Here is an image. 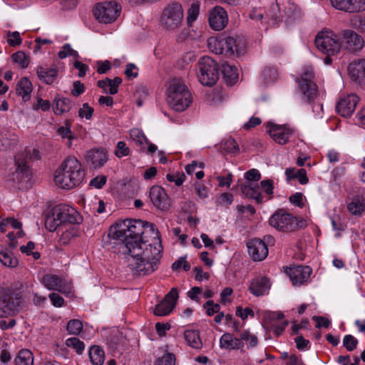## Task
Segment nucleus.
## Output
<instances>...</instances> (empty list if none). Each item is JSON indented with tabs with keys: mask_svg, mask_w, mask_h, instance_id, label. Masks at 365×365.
I'll return each mask as SVG.
<instances>
[{
	"mask_svg": "<svg viewBox=\"0 0 365 365\" xmlns=\"http://www.w3.org/2000/svg\"><path fill=\"white\" fill-rule=\"evenodd\" d=\"M155 234L159 239V231L153 223L141 220H125L120 224L112 226L108 232V237L118 240H122L121 249L123 252H130V249L135 245L142 243L145 232Z\"/></svg>",
	"mask_w": 365,
	"mask_h": 365,
	"instance_id": "obj_1",
	"label": "nucleus"
},
{
	"mask_svg": "<svg viewBox=\"0 0 365 365\" xmlns=\"http://www.w3.org/2000/svg\"><path fill=\"white\" fill-rule=\"evenodd\" d=\"M85 170L76 158L69 156L56 170L54 181L62 189L71 190L79 186L85 178Z\"/></svg>",
	"mask_w": 365,
	"mask_h": 365,
	"instance_id": "obj_2",
	"label": "nucleus"
},
{
	"mask_svg": "<svg viewBox=\"0 0 365 365\" xmlns=\"http://www.w3.org/2000/svg\"><path fill=\"white\" fill-rule=\"evenodd\" d=\"M210 49L216 54L227 57H240L247 51V42L242 36L211 37L207 40Z\"/></svg>",
	"mask_w": 365,
	"mask_h": 365,
	"instance_id": "obj_3",
	"label": "nucleus"
},
{
	"mask_svg": "<svg viewBox=\"0 0 365 365\" xmlns=\"http://www.w3.org/2000/svg\"><path fill=\"white\" fill-rule=\"evenodd\" d=\"M192 96L186 86L180 79H173L168 90L167 101L170 108L182 112L189 107Z\"/></svg>",
	"mask_w": 365,
	"mask_h": 365,
	"instance_id": "obj_4",
	"label": "nucleus"
},
{
	"mask_svg": "<svg viewBox=\"0 0 365 365\" xmlns=\"http://www.w3.org/2000/svg\"><path fill=\"white\" fill-rule=\"evenodd\" d=\"M269 225L281 232H294L304 228L307 223L303 219H298L284 209H279L270 217Z\"/></svg>",
	"mask_w": 365,
	"mask_h": 365,
	"instance_id": "obj_5",
	"label": "nucleus"
},
{
	"mask_svg": "<svg viewBox=\"0 0 365 365\" xmlns=\"http://www.w3.org/2000/svg\"><path fill=\"white\" fill-rule=\"evenodd\" d=\"M198 78L205 86H213L219 78V66L211 57H201L197 63Z\"/></svg>",
	"mask_w": 365,
	"mask_h": 365,
	"instance_id": "obj_6",
	"label": "nucleus"
},
{
	"mask_svg": "<svg viewBox=\"0 0 365 365\" xmlns=\"http://www.w3.org/2000/svg\"><path fill=\"white\" fill-rule=\"evenodd\" d=\"M183 18V9L180 4L173 2L163 11L160 25L165 29L174 31L180 26Z\"/></svg>",
	"mask_w": 365,
	"mask_h": 365,
	"instance_id": "obj_7",
	"label": "nucleus"
},
{
	"mask_svg": "<svg viewBox=\"0 0 365 365\" xmlns=\"http://www.w3.org/2000/svg\"><path fill=\"white\" fill-rule=\"evenodd\" d=\"M314 42L319 51L326 55L334 56L341 48L339 35L332 31H327L319 33L315 38Z\"/></svg>",
	"mask_w": 365,
	"mask_h": 365,
	"instance_id": "obj_8",
	"label": "nucleus"
},
{
	"mask_svg": "<svg viewBox=\"0 0 365 365\" xmlns=\"http://www.w3.org/2000/svg\"><path fill=\"white\" fill-rule=\"evenodd\" d=\"M314 78L312 68H306L296 81L299 91L302 94V99L309 103L313 102L318 95V87L313 81Z\"/></svg>",
	"mask_w": 365,
	"mask_h": 365,
	"instance_id": "obj_9",
	"label": "nucleus"
},
{
	"mask_svg": "<svg viewBox=\"0 0 365 365\" xmlns=\"http://www.w3.org/2000/svg\"><path fill=\"white\" fill-rule=\"evenodd\" d=\"M21 304L19 294L0 289V317L16 314L21 309Z\"/></svg>",
	"mask_w": 365,
	"mask_h": 365,
	"instance_id": "obj_10",
	"label": "nucleus"
},
{
	"mask_svg": "<svg viewBox=\"0 0 365 365\" xmlns=\"http://www.w3.org/2000/svg\"><path fill=\"white\" fill-rule=\"evenodd\" d=\"M120 10V6L115 1H104L96 5L93 14L100 23L110 24L116 20Z\"/></svg>",
	"mask_w": 365,
	"mask_h": 365,
	"instance_id": "obj_11",
	"label": "nucleus"
},
{
	"mask_svg": "<svg viewBox=\"0 0 365 365\" xmlns=\"http://www.w3.org/2000/svg\"><path fill=\"white\" fill-rule=\"evenodd\" d=\"M338 35L339 38H340L341 48L351 53L361 51L365 45L364 38L353 30H341Z\"/></svg>",
	"mask_w": 365,
	"mask_h": 365,
	"instance_id": "obj_12",
	"label": "nucleus"
},
{
	"mask_svg": "<svg viewBox=\"0 0 365 365\" xmlns=\"http://www.w3.org/2000/svg\"><path fill=\"white\" fill-rule=\"evenodd\" d=\"M29 153H19L15 156V164L16 166L15 172L10 175V180L14 183L21 184L24 181L30 178L31 171L26 161V156Z\"/></svg>",
	"mask_w": 365,
	"mask_h": 365,
	"instance_id": "obj_13",
	"label": "nucleus"
},
{
	"mask_svg": "<svg viewBox=\"0 0 365 365\" xmlns=\"http://www.w3.org/2000/svg\"><path fill=\"white\" fill-rule=\"evenodd\" d=\"M53 213L61 225L66 224H80L82 221L80 214L73 207L60 204L55 206Z\"/></svg>",
	"mask_w": 365,
	"mask_h": 365,
	"instance_id": "obj_14",
	"label": "nucleus"
},
{
	"mask_svg": "<svg viewBox=\"0 0 365 365\" xmlns=\"http://www.w3.org/2000/svg\"><path fill=\"white\" fill-rule=\"evenodd\" d=\"M178 299V291L173 287L165 295L163 300L159 302L155 307L154 314L157 316H165L169 314L176 304Z\"/></svg>",
	"mask_w": 365,
	"mask_h": 365,
	"instance_id": "obj_15",
	"label": "nucleus"
},
{
	"mask_svg": "<svg viewBox=\"0 0 365 365\" xmlns=\"http://www.w3.org/2000/svg\"><path fill=\"white\" fill-rule=\"evenodd\" d=\"M359 101V97L355 94L341 97L336 104L337 113L342 117H350L354 112Z\"/></svg>",
	"mask_w": 365,
	"mask_h": 365,
	"instance_id": "obj_16",
	"label": "nucleus"
},
{
	"mask_svg": "<svg viewBox=\"0 0 365 365\" xmlns=\"http://www.w3.org/2000/svg\"><path fill=\"white\" fill-rule=\"evenodd\" d=\"M85 160L90 168H100L108 161V152L102 148L91 149L86 153Z\"/></svg>",
	"mask_w": 365,
	"mask_h": 365,
	"instance_id": "obj_17",
	"label": "nucleus"
},
{
	"mask_svg": "<svg viewBox=\"0 0 365 365\" xmlns=\"http://www.w3.org/2000/svg\"><path fill=\"white\" fill-rule=\"evenodd\" d=\"M208 21L210 27L215 31L222 30L228 23L226 11L220 6H215L210 11Z\"/></svg>",
	"mask_w": 365,
	"mask_h": 365,
	"instance_id": "obj_18",
	"label": "nucleus"
},
{
	"mask_svg": "<svg viewBox=\"0 0 365 365\" xmlns=\"http://www.w3.org/2000/svg\"><path fill=\"white\" fill-rule=\"evenodd\" d=\"M248 252L254 261H262L268 255V248L264 241L259 238L249 240L247 243Z\"/></svg>",
	"mask_w": 365,
	"mask_h": 365,
	"instance_id": "obj_19",
	"label": "nucleus"
},
{
	"mask_svg": "<svg viewBox=\"0 0 365 365\" xmlns=\"http://www.w3.org/2000/svg\"><path fill=\"white\" fill-rule=\"evenodd\" d=\"M150 197L153 205L161 210L170 207V198L165 190L158 185L153 186L150 190Z\"/></svg>",
	"mask_w": 365,
	"mask_h": 365,
	"instance_id": "obj_20",
	"label": "nucleus"
},
{
	"mask_svg": "<svg viewBox=\"0 0 365 365\" xmlns=\"http://www.w3.org/2000/svg\"><path fill=\"white\" fill-rule=\"evenodd\" d=\"M267 128L270 137L281 145L285 144L292 134V130L289 128L270 122L267 123Z\"/></svg>",
	"mask_w": 365,
	"mask_h": 365,
	"instance_id": "obj_21",
	"label": "nucleus"
},
{
	"mask_svg": "<svg viewBox=\"0 0 365 365\" xmlns=\"http://www.w3.org/2000/svg\"><path fill=\"white\" fill-rule=\"evenodd\" d=\"M42 284L49 290H56L59 292H68L69 287L63 279L56 274H46L43 276Z\"/></svg>",
	"mask_w": 365,
	"mask_h": 365,
	"instance_id": "obj_22",
	"label": "nucleus"
},
{
	"mask_svg": "<svg viewBox=\"0 0 365 365\" xmlns=\"http://www.w3.org/2000/svg\"><path fill=\"white\" fill-rule=\"evenodd\" d=\"M348 72L353 81L365 86V58L351 62L348 66Z\"/></svg>",
	"mask_w": 365,
	"mask_h": 365,
	"instance_id": "obj_23",
	"label": "nucleus"
},
{
	"mask_svg": "<svg viewBox=\"0 0 365 365\" xmlns=\"http://www.w3.org/2000/svg\"><path fill=\"white\" fill-rule=\"evenodd\" d=\"M312 272L310 267L301 265L291 268L289 275L294 285H300L308 280Z\"/></svg>",
	"mask_w": 365,
	"mask_h": 365,
	"instance_id": "obj_24",
	"label": "nucleus"
},
{
	"mask_svg": "<svg viewBox=\"0 0 365 365\" xmlns=\"http://www.w3.org/2000/svg\"><path fill=\"white\" fill-rule=\"evenodd\" d=\"M153 245L151 244L146 245L145 241L143 240L142 243L135 245L133 248L130 249V252H124L130 256L133 259L135 257H140L144 260L153 261L152 250Z\"/></svg>",
	"mask_w": 365,
	"mask_h": 365,
	"instance_id": "obj_25",
	"label": "nucleus"
},
{
	"mask_svg": "<svg viewBox=\"0 0 365 365\" xmlns=\"http://www.w3.org/2000/svg\"><path fill=\"white\" fill-rule=\"evenodd\" d=\"M58 72V68L55 66L51 68H45L42 66H39L36 68L38 78L47 85H51L56 81Z\"/></svg>",
	"mask_w": 365,
	"mask_h": 365,
	"instance_id": "obj_26",
	"label": "nucleus"
},
{
	"mask_svg": "<svg viewBox=\"0 0 365 365\" xmlns=\"http://www.w3.org/2000/svg\"><path fill=\"white\" fill-rule=\"evenodd\" d=\"M269 279L266 277H260L254 279L250 284L249 289L255 296L259 297L264 294V293L270 288Z\"/></svg>",
	"mask_w": 365,
	"mask_h": 365,
	"instance_id": "obj_27",
	"label": "nucleus"
},
{
	"mask_svg": "<svg viewBox=\"0 0 365 365\" xmlns=\"http://www.w3.org/2000/svg\"><path fill=\"white\" fill-rule=\"evenodd\" d=\"M18 143L17 135L9 130H0V150L13 148Z\"/></svg>",
	"mask_w": 365,
	"mask_h": 365,
	"instance_id": "obj_28",
	"label": "nucleus"
},
{
	"mask_svg": "<svg viewBox=\"0 0 365 365\" xmlns=\"http://www.w3.org/2000/svg\"><path fill=\"white\" fill-rule=\"evenodd\" d=\"M134 264V269L135 274L138 275H147L153 272L157 268L158 265L152 261L144 260L140 257H135Z\"/></svg>",
	"mask_w": 365,
	"mask_h": 365,
	"instance_id": "obj_29",
	"label": "nucleus"
},
{
	"mask_svg": "<svg viewBox=\"0 0 365 365\" xmlns=\"http://www.w3.org/2000/svg\"><path fill=\"white\" fill-rule=\"evenodd\" d=\"M240 190L246 197L255 200L257 204L263 202V196L259 191L258 185L252 187L250 183L242 184L240 185Z\"/></svg>",
	"mask_w": 365,
	"mask_h": 365,
	"instance_id": "obj_30",
	"label": "nucleus"
},
{
	"mask_svg": "<svg viewBox=\"0 0 365 365\" xmlns=\"http://www.w3.org/2000/svg\"><path fill=\"white\" fill-rule=\"evenodd\" d=\"M32 91V83L26 77L21 78L16 84V93L22 97L24 101H27L30 99Z\"/></svg>",
	"mask_w": 365,
	"mask_h": 365,
	"instance_id": "obj_31",
	"label": "nucleus"
},
{
	"mask_svg": "<svg viewBox=\"0 0 365 365\" xmlns=\"http://www.w3.org/2000/svg\"><path fill=\"white\" fill-rule=\"evenodd\" d=\"M220 346L227 349H240L244 346L240 338H234L230 334H224L220 338Z\"/></svg>",
	"mask_w": 365,
	"mask_h": 365,
	"instance_id": "obj_32",
	"label": "nucleus"
},
{
	"mask_svg": "<svg viewBox=\"0 0 365 365\" xmlns=\"http://www.w3.org/2000/svg\"><path fill=\"white\" fill-rule=\"evenodd\" d=\"M222 73L225 83L228 85H233L238 79L237 69L235 66L228 63L222 65Z\"/></svg>",
	"mask_w": 365,
	"mask_h": 365,
	"instance_id": "obj_33",
	"label": "nucleus"
},
{
	"mask_svg": "<svg viewBox=\"0 0 365 365\" xmlns=\"http://www.w3.org/2000/svg\"><path fill=\"white\" fill-rule=\"evenodd\" d=\"M72 107L71 101L68 98H57L53 101V110L56 115L68 112Z\"/></svg>",
	"mask_w": 365,
	"mask_h": 365,
	"instance_id": "obj_34",
	"label": "nucleus"
},
{
	"mask_svg": "<svg viewBox=\"0 0 365 365\" xmlns=\"http://www.w3.org/2000/svg\"><path fill=\"white\" fill-rule=\"evenodd\" d=\"M184 337L187 344L192 348L200 349L202 346L198 330H186L184 332Z\"/></svg>",
	"mask_w": 365,
	"mask_h": 365,
	"instance_id": "obj_35",
	"label": "nucleus"
},
{
	"mask_svg": "<svg viewBox=\"0 0 365 365\" xmlns=\"http://www.w3.org/2000/svg\"><path fill=\"white\" fill-rule=\"evenodd\" d=\"M89 358L93 365H102L105 360L104 351L98 346H93L89 350Z\"/></svg>",
	"mask_w": 365,
	"mask_h": 365,
	"instance_id": "obj_36",
	"label": "nucleus"
},
{
	"mask_svg": "<svg viewBox=\"0 0 365 365\" xmlns=\"http://www.w3.org/2000/svg\"><path fill=\"white\" fill-rule=\"evenodd\" d=\"M14 361L16 365H33V354L29 349H21L19 351Z\"/></svg>",
	"mask_w": 365,
	"mask_h": 365,
	"instance_id": "obj_37",
	"label": "nucleus"
},
{
	"mask_svg": "<svg viewBox=\"0 0 365 365\" xmlns=\"http://www.w3.org/2000/svg\"><path fill=\"white\" fill-rule=\"evenodd\" d=\"M0 261L1 263L9 267H16L18 265V259L13 256L9 250L0 247Z\"/></svg>",
	"mask_w": 365,
	"mask_h": 365,
	"instance_id": "obj_38",
	"label": "nucleus"
},
{
	"mask_svg": "<svg viewBox=\"0 0 365 365\" xmlns=\"http://www.w3.org/2000/svg\"><path fill=\"white\" fill-rule=\"evenodd\" d=\"M365 208L364 200L361 197L357 196L347 205L348 210L353 215H361Z\"/></svg>",
	"mask_w": 365,
	"mask_h": 365,
	"instance_id": "obj_39",
	"label": "nucleus"
},
{
	"mask_svg": "<svg viewBox=\"0 0 365 365\" xmlns=\"http://www.w3.org/2000/svg\"><path fill=\"white\" fill-rule=\"evenodd\" d=\"M13 61L18 63L22 68H26L29 64V57L24 51H19L12 54Z\"/></svg>",
	"mask_w": 365,
	"mask_h": 365,
	"instance_id": "obj_40",
	"label": "nucleus"
},
{
	"mask_svg": "<svg viewBox=\"0 0 365 365\" xmlns=\"http://www.w3.org/2000/svg\"><path fill=\"white\" fill-rule=\"evenodd\" d=\"M365 10V0H348L346 12L355 13Z\"/></svg>",
	"mask_w": 365,
	"mask_h": 365,
	"instance_id": "obj_41",
	"label": "nucleus"
},
{
	"mask_svg": "<svg viewBox=\"0 0 365 365\" xmlns=\"http://www.w3.org/2000/svg\"><path fill=\"white\" fill-rule=\"evenodd\" d=\"M45 227L49 232H53L55 231L59 226H61V224L58 220H57V218L54 215L53 213V209L51 210V213L47 215L46 219H45Z\"/></svg>",
	"mask_w": 365,
	"mask_h": 365,
	"instance_id": "obj_42",
	"label": "nucleus"
},
{
	"mask_svg": "<svg viewBox=\"0 0 365 365\" xmlns=\"http://www.w3.org/2000/svg\"><path fill=\"white\" fill-rule=\"evenodd\" d=\"M68 347L73 349L78 354H81L85 349L84 343L77 337H71L66 341Z\"/></svg>",
	"mask_w": 365,
	"mask_h": 365,
	"instance_id": "obj_43",
	"label": "nucleus"
},
{
	"mask_svg": "<svg viewBox=\"0 0 365 365\" xmlns=\"http://www.w3.org/2000/svg\"><path fill=\"white\" fill-rule=\"evenodd\" d=\"M200 11V3L199 2H195L192 3L190 7V9L187 11V24L190 26L192 22H194L198 15Z\"/></svg>",
	"mask_w": 365,
	"mask_h": 365,
	"instance_id": "obj_44",
	"label": "nucleus"
},
{
	"mask_svg": "<svg viewBox=\"0 0 365 365\" xmlns=\"http://www.w3.org/2000/svg\"><path fill=\"white\" fill-rule=\"evenodd\" d=\"M83 329L82 322L78 319L70 320L66 326V329L70 334L77 335Z\"/></svg>",
	"mask_w": 365,
	"mask_h": 365,
	"instance_id": "obj_45",
	"label": "nucleus"
},
{
	"mask_svg": "<svg viewBox=\"0 0 365 365\" xmlns=\"http://www.w3.org/2000/svg\"><path fill=\"white\" fill-rule=\"evenodd\" d=\"M221 148L230 153H237L239 150L237 142L232 138H229L223 141L221 143Z\"/></svg>",
	"mask_w": 365,
	"mask_h": 365,
	"instance_id": "obj_46",
	"label": "nucleus"
},
{
	"mask_svg": "<svg viewBox=\"0 0 365 365\" xmlns=\"http://www.w3.org/2000/svg\"><path fill=\"white\" fill-rule=\"evenodd\" d=\"M351 24L359 32L365 35V13L352 19Z\"/></svg>",
	"mask_w": 365,
	"mask_h": 365,
	"instance_id": "obj_47",
	"label": "nucleus"
},
{
	"mask_svg": "<svg viewBox=\"0 0 365 365\" xmlns=\"http://www.w3.org/2000/svg\"><path fill=\"white\" fill-rule=\"evenodd\" d=\"M358 344V340L351 334L345 335L343 339V346L349 351L354 350Z\"/></svg>",
	"mask_w": 365,
	"mask_h": 365,
	"instance_id": "obj_48",
	"label": "nucleus"
},
{
	"mask_svg": "<svg viewBox=\"0 0 365 365\" xmlns=\"http://www.w3.org/2000/svg\"><path fill=\"white\" fill-rule=\"evenodd\" d=\"M267 17L270 18L274 23H278L282 21L279 8L277 4H272L267 13Z\"/></svg>",
	"mask_w": 365,
	"mask_h": 365,
	"instance_id": "obj_49",
	"label": "nucleus"
},
{
	"mask_svg": "<svg viewBox=\"0 0 365 365\" xmlns=\"http://www.w3.org/2000/svg\"><path fill=\"white\" fill-rule=\"evenodd\" d=\"M240 341H245L250 347H255L258 344L257 337L248 331H245L240 334Z\"/></svg>",
	"mask_w": 365,
	"mask_h": 365,
	"instance_id": "obj_50",
	"label": "nucleus"
},
{
	"mask_svg": "<svg viewBox=\"0 0 365 365\" xmlns=\"http://www.w3.org/2000/svg\"><path fill=\"white\" fill-rule=\"evenodd\" d=\"M175 356L173 354L168 353L158 359L154 365H175Z\"/></svg>",
	"mask_w": 365,
	"mask_h": 365,
	"instance_id": "obj_51",
	"label": "nucleus"
},
{
	"mask_svg": "<svg viewBox=\"0 0 365 365\" xmlns=\"http://www.w3.org/2000/svg\"><path fill=\"white\" fill-rule=\"evenodd\" d=\"M106 81H108V86L110 87L108 93L110 95H115L118 91V86L122 83V78L120 77H115L113 80L109 78H106Z\"/></svg>",
	"mask_w": 365,
	"mask_h": 365,
	"instance_id": "obj_52",
	"label": "nucleus"
},
{
	"mask_svg": "<svg viewBox=\"0 0 365 365\" xmlns=\"http://www.w3.org/2000/svg\"><path fill=\"white\" fill-rule=\"evenodd\" d=\"M181 267L185 271H188L190 269V264L186 261V257H179L178 260H176L173 264H172V269L173 271H178Z\"/></svg>",
	"mask_w": 365,
	"mask_h": 365,
	"instance_id": "obj_53",
	"label": "nucleus"
},
{
	"mask_svg": "<svg viewBox=\"0 0 365 365\" xmlns=\"http://www.w3.org/2000/svg\"><path fill=\"white\" fill-rule=\"evenodd\" d=\"M78 235V232L75 229H72L71 230H66L61 234L60 242L62 245H67L72 239L77 237Z\"/></svg>",
	"mask_w": 365,
	"mask_h": 365,
	"instance_id": "obj_54",
	"label": "nucleus"
},
{
	"mask_svg": "<svg viewBox=\"0 0 365 365\" xmlns=\"http://www.w3.org/2000/svg\"><path fill=\"white\" fill-rule=\"evenodd\" d=\"M203 308L206 309L208 316H212L220 312V306L218 304H215L213 300H208L203 304Z\"/></svg>",
	"mask_w": 365,
	"mask_h": 365,
	"instance_id": "obj_55",
	"label": "nucleus"
},
{
	"mask_svg": "<svg viewBox=\"0 0 365 365\" xmlns=\"http://www.w3.org/2000/svg\"><path fill=\"white\" fill-rule=\"evenodd\" d=\"M58 57L61 59L65 58L67 56L78 58V53L74 51L68 43L64 44L63 49L58 52Z\"/></svg>",
	"mask_w": 365,
	"mask_h": 365,
	"instance_id": "obj_56",
	"label": "nucleus"
},
{
	"mask_svg": "<svg viewBox=\"0 0 365 365\" xmlns=\"http://www.w3.org/2000/svg\"><path fill=\"white\" fill-rule=\"evenodd\" d=\"M7 42H8L9 45L11 46H19L22 42V38L21 37L19 32L9 31Z\"/></svg>",
	"mask_w": 365,
	"mask_h": 365,
	"instance_id": "obj_57",
	"label": "nucleus"
},
{
	"mask_svg": "<svg viewBox=\"0 0 365 365\" xmlns=\"http://www.w3.org/2000/svg\"><path fill=\"white\" fill-rule=\"evenodd\" d=\"M277 76V70L273 68H266L262 72V78L265 83L274 81Z\"/></svg>",
	"mask_w": 365,
	"mask_h": 365,
	"instance_id": "obj_58",
	"label": "nucleus"
},
{
	"mask_svg": "<svg viewBox=\"0 0 365 365\" xmlns=\"http://www.w3.org/2000/svg\"><path fill=\"white\" fill-rule=\"evenodd\" d=\"M130 149L126 146V144L123 141H119L117 143L116 149L115 150V155L118 158H122L129 155Z\"/></svg>",
	"mask_w": 365,
	"mask_h": 365,
	"instance_id": "obj_59",
	"label": "nucleus"
},
{
	"mask_svg": "<svg viewBox=\"0 0 365 365\" xmlns=\"http://www.w3.org/2000/svg\"><path fill=\"white\" fill-rule=\"evenodd\" d=\"M51 103L48 100H43V98L38 97L36 104L33 106V109L37 110L41 109L43 111H48L51 108Z\"/></svg>",
	"mask_w": 365,
	"mask_h": 365,
	"instance_id": "obj_60",
	"label": "nucleus"
},
{
	"mask_svg": "<svg viewBox=\"0 0 365 365\" xmlns=\"http://www.w3.org/2000/svg\"><path fill=\"white\" fill-rule=\"evenodd\" d=\"M93 113V108L89 106L87 103L83 104V107L78 110V115L81 118L91 119Z\"/></svg>",
	"mask_w": 365,
	"mask_h": 365,
	"instance_id": "obj_61",
	"label": "nucleus"
},
{
	"mask_svg": "<svg viewBox=\"0 0 365 365\" xmlns=\"http://www.w3.org/2000/svg\"><path fill=\"white\" fill-rule=\"evenodd\" d=\"M130 137L133 140H135L140 145H143V142L148 143V140L144 134L138 129H133L130 133Z\"/></svg>",
	"mask_w": 365,
	"mask_h": 365,
	"instance_id": "obj_62",
	"label": "nucleus"
},
{
	"mask_svg": "<svg viewBox=\"0 0 365 365\" xmlns=\"http://www.w3.org/2000/svg\"><path fill=\"white\" fill-rule=\"evenodd\" d=\"M107 177L106 175H98L90 181L89 185L95 188L101 189L105 185Z\"/></svg>",
	"mask_w": 365,
	"mask_h": 365,
	"instance_id": "obj_63",
	"label": "nucleus"
},
{
	"mask_svg": "<svg viewBox=\"0 0 365 365\" xmlns=\"http://www.w3.org/2000/svg\"><path fill=\"white\" fill-rule=\"evenodd\" d=\"M166 178L170 182H174L177 186H180L185 180V175L184 173L168 174Z\"/></svg>",
	"mask_w": 365,
	"mask_h": 365,
	"instance_id": "obj_64",
	"label": "nucleus"
}]
</instances>
